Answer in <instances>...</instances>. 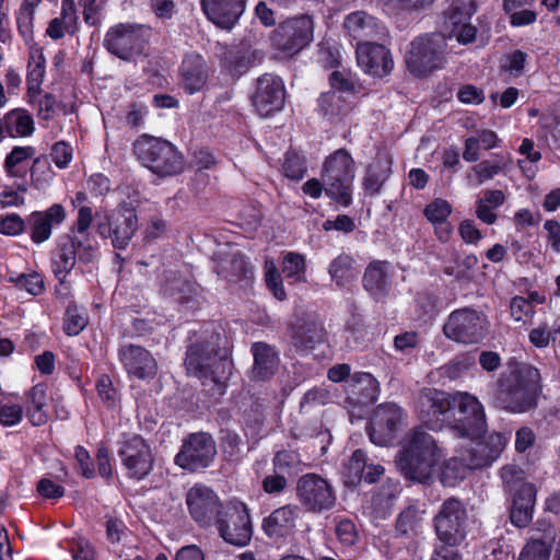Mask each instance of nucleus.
Segmentation results:
<instances>
[{"instance_id": "56", "label": "nucleus", "mask_w": 560, "mask_h": 560, "mask_svg": "<svg viewBox=\"0 0 560 560\" xmlns=\"http://www.w3.org/2000/svg\"><path fill=\"white\" fill-rule=\"evenodd\" d=\"M322 330L315 325L300 327L294 331L293 339L296 347L311 348L320 339Z\"/></svg>"}, {"instance_id": "46", "label": "nucleus", "mask_w": 560, "mask_h": 560, "mask_svg": "<svg viewBox=\"0 0 560 560\" xmlns=\"http://www.w3.org/2000/svg\"><path fill=\"white\" fill-rule=\"evenodd\" d=\"M366 465V455L363 451L357 450L353 452L349 462L345 465L342 476L345 482L354 486L363 478V471Z\"/></svg>"}, {"instance_id": "55", "label": "nucleus", "mask_w": 560, "mask_h": 560, "mask_svg": "<svg viewBox=\"0 0 560 560\" xmlns=\"http://www.w3.org/2000/svg\"><path fill=\"white\" fill-rule=\"evenodd\" d=\"M93 222V211L92 208L88 206H82L78 210V217L74 224V235L79 236L81 240L90 241L89 229Z\"/></svg>"}, {"instance_id": "63", "label": "nucleus", "mask_w": 560, "mask_h": 560, "mask_svg": "<svg viewBox=\"0 0 560 560\" xmlns=\"http://www.w3.org/2000/svg\"><path fill=\"white\" fill-rule=\"evenodd\" d=\"M80 5L86 24L94 26L101 22L102 7L100 0H80Z\"/></svg>"}, {"instance_id": "28", "label": "nucleus", "mask_w": 560, "mask_h": 560, "mask_svg": "<svg viewBox=\"0 0 560 560\" xmlns=\"http://www.w3.org/2000/svg\"><path fill=\"white\" fill-rule=\"evenodd\" d=\"M246 0H200L206 16L215 25L231 28L245 11Z\"/></svg>"}, {"instance_id": "60", "label": "nucleus", "mask_w": 560, "mask_h": 560, "mask_svg": "<svg viewBox=\"0 0 560 560\" xmlns=\"http://www.w3.org/2000/svg\"><path fill=\"white\" fill-rule=\"evenodd\" d=\"M50 155L57 167L66 168L72 161L73 150L68 143L59 141L54 144Z\"/></svg>"}, {"instance_id": "36", "label": "nucleus", "mask_w": 560, "mask_h": 560, "mask_svg": "<svg viewBox=\"0 0 560 560\" xmlns=\"http://www.w3.org/2000/svg\"><path fill=\"white\" fill-rule=\"evenodd\" d=\"M452 213L448 201L438 198L430 202L423 210L424 217L435 226V233L441 241H446L451 233L447 218Z\"/></svg>"}, {"instance_id": "3", "label": "nucleus", "mask_w": 560, "mask_h": 560, "mask_svg": "<svg viewBox=\"0 0 560 560\" xmlns=\"http://www.w3.org/2000/svg\"><path fill=\"white\" fill-rule=\"evenodd\" d=\"M447 44L439 33L424 34L411 40L405 52L408 71L416 78H427L444 68Z\"/></svg>"}, {"instance_id": "64", "label": "nucleus", "mask_w": 560, "mask_h": 560, "mask_svg": "<svg viewBox=\"0 0 560 560\" xmlns=\"http://www.w3.org/2000/svg\"><path fill=\"white\" fill-rule=\"evenodd\" d=\"M527 55L522 50L511 52L503 63L502 68L513 75H520L525 67Z\"/></svg>"}, {"instance_id": "35", "label": "nucleus", "mask_w": 560, "mask_h": 560, "mask_svg": "<svg viewBox=\"0 0 560 560\" xmlns=\"http://www.w3.org/2000/svg\"><path fill=\"white\" fill-rule=\"evenodd\" d=\"M363 287L374 298L381 299L385 296L389 288L388 262L373 261L363 275Z\"/></svg>"}, {"instance_id": "37", "label": "nucleus", "mask_w": 560, "mask_h": 560, "mask_svg": "<svg viewBox=\"0 0 560 560\" xmlns=\"http://www.w3.org/2000/svg\"><path fill=\"white\" fill-rule=\"evenodd\" d=\"M328 273L338 288H348L358 276L354 258L341 253L329 264Z\"/></svg>"}, {"instance_id": "58", "label": "nucleus", "mask_w": 560, "mask_h": 560, "mask_svg": "<svg viewBox=\"0 0 560 560\" xmlns=\"http://www.w3.org/2000/svg\"><path fill=\"white\" fill-rule=\"evenodd\" d=\"M526 556L527 560H549L550 548L542 540H530L526 544L520 553Z\"/></svg>"}, {"instance_id": "38", "label": "nucleus", "mask_w": 560, "mask_h": 560, "mask_svg": "<svg viewBox=\"0 0 560 560\" xmlns=\"http://www.w3.org/2000/svg\"><path fill=\"white\" fill-rule=\"evenodd\" d=\"M7 136L11 138L30 137L35 131L32 115L24 108H15L4 115Z\"/></svg>"}, {"instance_id": "42", "label": "nucleus", "mask_w": 560, "mask_h": 560, "mask_svg": "<svg viewBox=\"0 0 560 560\" xmlns=\"http://www.w3.org/2000/svg\"><path fill=\"white\" fill-rule=\"evenodd\" d=\"M249 272L250 269L248 262L238 252L233 253L229 258L223 259L218 269V273L230 281L237 280L242 277L246 278Z\"/></svg>"}, {"instance_id": "54", "label": "nucleus", "mask_w": 560, "mask_h": 560, "mask_svg": "<svg viewBox=\"0 0 560 560\" xmlns=\"http://www.w3.org/2000/svg\"><path fill=\"white\" fill-rule=\"evenodd\" d=\"M25 230L26 223L18 213H0L1 234L7 236H18Z\"/></svg>"}, {"instance_id": "13", "label": "nucleus", "mask_w": 560, "mask_h": 560, "mask_svg": "<svg viewBox=\"0 0 560 560\" xmlns=\"http://www.w3.org/2000/svg\"><path fill=\"white\" fill-rule=\"evenodd\" d=\"M117 454L129 478L141 480L152 470L154 456L145 440L133 434L119 442Z\"/></svg>"}, {"instance_id": "52", "label": "nucleus", "mask_w": 560, "mask_h": 560, "mask_svg": "<svg viewBox=\"0 0 560 560\" xmlns=\"http://www.w3.org/2000/svg\"><path fill=\"white\" fill-rule=\"evenodd\" d=\"M277 472L296 474L301 470L302 460L294 451L278 452L273 459Z\"/></svg>"}, {"instance_id": "61", "label": "nucleus", "mask_w": 560, "mask_h": 560, "mask_svg": "<svg viewBox=\"0 0 560 560\" xmlns=\"http://www.w3.org/2000/svg\"><path fill=\"white\" fill-rule=\"evenodd\" d=\"M305 166L301 158L296 154H288L283 163V172L288 178L300 180L304 177Z\"/></svg>"}, {"instance_id": "31", "label": "nucleus", "mask_w": 560, "mask_h": 560, "mask_svg": "<svg viewBox=\"0 0 560 560\" xmlns=\"http://www.w3.org/2000/svg\"><path fill=\"white\" fill-rule=\"evenodd\" d=\"M390 156L385 152L377 153L374 161L366 168V173L363 178L364 190L369 195L378 194L384 183L390 176Z\"/></svg>"}, {"instance_id": "21", "label": "nucleus", "mask_w": 560, "mask_h": 560, "mask_svg": "<svg viewBox=\"0 0 560 560\" xmlns=\"http://www.w3.org/2000/svg\"><path fill=\"white\" fill-rule=\"evenodd\" d=\"M284 95L282 80L278 75L266 73L257 80L253 105L260 116L267 117L282 108Z\"/></svg>"}, {"instance_id": "49", "label": "nucleus", "mask_w": 560, "mask_h": 560, "mask_svg": "<svg viewBox=\"0 0 560 560\" xmlns=\"http://www.w3.org/2000/svg\"><path fill=\"white\" fill-rule=\"evenodd\" d=\"M31 176L34 185L38 189L46 188L52 180L55 173L50 166L48 159L37 158L34 160Z\"/></svg>"}, {"instance_id": "29", "label": "nucleus", "mask_w": 560, "mask_h": 560, "mask_svg": "<svg viewBox=\"0 0 560 560\" xmlns=\"http://www.w3.org/2000/svg\"><path fill=\"white\" fill-rule=\"evenodd\" d=\"M508 439L504 434L493 432L487 435L482 442L476 443L474 447V457L470 460V466L479 468L492 464L503 452Z\"/></svg>"}, {"instance_id": "7", "label": "nucleus", "mask_w": 560, "mask_h": 560, "mask_svg": "<svg viewBox=\"0 0 560 560\" xmlns=\"http://www.w3.org/2000/svg\"><path fill=\"white\" fill-rule=\"evenodd\" d=\"M314 39V20L302 14L282 21L272 32V46L285 57H293Z\"/></svg>"}, {"instance_id": "59", "label": "nucleus", "mask_w": 560, "mask_h": 560, "mask_svg": "<svg viewBox=\"0 0 560 560\" xmlns=\"http://www.w3.org/2000/svg\"><path fill=\"white\" fill-rule=\"evenodd\" d=\"M511 316L514 320L521 322L533 317L535 310L530 301L523 296H515L511 301Z\"/></svg>"}, {"instance_id": "19", "label": "nucleus", "mask_w": 560, "mask_h": 560, "mask_svg": "<svg viewBox=\"0 0 560 560\" xmlns=\"http://www.w3.org/2000/svg\"><path fill=\"white\" fill-rule=\"evenodd\" d=\"M404 422L402 410L396 404L380 405L374 411L369 427L372 443L385 446L393 443Z\"/></svg>"}, {"instance_id": "44", "label": "nucleus", "mask_w": 560, "mask_h": 560, "mask_svg": "<svg viewBox=\"0 0 560 560\" xmlns=\"http://www.w3.org/2000/svg\"><path fill=\"white\" fill-rule=\"evenodd\" d=\"M38 7L25 0L22 1L19 10L16 11L15 20L18 31L26 43L33 40L34 34V15Z\"/></svg>"}, {"instance_id": "24", "label": "nucleus", "mask_w": 560, "mask_h": 560, "mask_svg": "<svg viewBox=\"0 0 560 560\" xmlns=\"http://www.w3.org/2000/svg\"><path fill=\"white\" fill-rule=\"evenodd\" d=\"M343 27L348 36L357 42V46L370 40L384 39L388 34L384 24L364 11L348 14L343 20Z\"/></svg>"}, {"instance_id": "10", "label": "nucleus", "mask_w": 560, "mask_h": 560, "mask_svg": "<svg viewBox=\"0 0 560 560\" xmlns=\"http://www.w3.org/2000/svg\"><path fill=\"white\" fill-rule=\"evenodd\" d=\"M457 408L459 418H454L452 429L459 436L478 439L486 431V413L479 399L467 393L453 394V409Z\"/></svg>"}, {"instance_id": "5", "label": "nucleus", "mask_w": 560, "mask_h": 560, "mask_svg": "<svg viewBox=\"0 0 560 560\" xmlns=\"http://www.w3.org/2000/svg\"><path fill=\"white\" fill-rule=\"evenodd\" d=\"M133 152L141 164L159 176H172L184 170V158L168 141L142 136L133 143Z\"/></svg>"}, {"instance_id": "14", "label": "nucleus", "mask_w": 560, "mask_h": 560, "mask_svg": "<svg viewBox=\"0 0 560 560\" xmlns=\"http://www.w3.org/2000/svg\"><path fill=\"white\" fill-rule=\"evenodd\" d=\"M221 537L229 544L245 546L252 537L247 508L242 502H228L214 523Z\"/></svg>"}, {"instance_id": "1", "label": "nucleus", "mask_w": 560, "mask_h": 560, "mask_svg": "<svg viewBox=\"0 0 560 560\" xmlns=\"http://www.w3.org/2000/svg\"><path fill=\"white\" fill-rule=\"evenodd\" d=\"M541 375L537 368L522 364L498 381L489 393L490 404L510 413H524L537 406L541 394Z\"/></svg>"}, {"instance_id": "2", "label": "nucleus", "mask_w": 560, "mask_h": 560, "mask_svg": "<svg viewBox=\"0 0 560 560\" xmlns=\"http://www.w3.org/2000/svg\"><path fill=\"white\" fill-rule=\"evenodd\" d=\"M444 453L422 427L410 431L402 440L396 465L411 480L429 482L442 469Z\"/></svg>"}, {"instance_id": "48", "label": "nucleus", "mask_w": 560, "mask_h": 560, "mask_svg": "<svg viewBox=\"0 0 560 560\" xmlns=\"http://www.w3.org/2000/svg\"><path fill=\"white\" fill-rule=\"evenodd\" d=\"M24 409L19 401L7 398L0 401V424L14 427L23 419Z\"/></svg>"}, {"instance_id": "39", "label": "nucleus", "mask_w": 560, "mask_h": 560, "mask_svg": "<svg viewBox=\"0 0 560 560\" xmlns=\"http://www.w3.org/2000/svg\"><path fill=\"white\" fill-rule=\"evenodd\" d=\"M252 350L254 355L253 372L255 376L258 378L270 376L278 365V357L273 349L264 342H257L253 345Z\"/></svg>"}, {"instance_id": "11", "label": "nucleus", "mask_w": 560, "mask_h": 560, "mask_svg": "<svg viewBox=\"0 0 560 560\" xmlns=\"http://www.w3.org/2000/svg\"><path fill=\"white\" fill-rule=\"evenodd\" d=\"M296 499L308 512L320 513L334 508L336 493L331 483L317 474H305L296 482Z\"/></svg>"}, {"instance_id": "16", "label": "nucleus", "mask_w": 560, "mask_h": 560, "mask_svg": "<svg viewBox=\"0 0 560 560\" xmlns=\"http://www.w3.org/2000/svg\"><path fill=\"white\" fill-rule=\"evenodd\" d=\"M418 410L420 419L433 430L442 429L446 424L453 425V395L438 389H425L418 398Z\"/></svg>"}, {"instance_id": "43", "label": "nucleus", "mask_w": 560, "mask_h": 560, "mask_svg": "<svg viewBox=\"0 0 560 560\" xmlns=\"http://www.w3.org/2000/svg\"><path fill=\"white\" fill-rule=\"evenodd\" d=\"M8 280L19 290H24L28 294L37 296L45 291L44 277L32 271L30 273L10 272Z\"/></svg>"}, {"instance_id": "30", "label": "nucleus", "mask_w": 560, "mask_h": 560, "mask_svg": "<svg viewBox=\"0 0 560 560\" xmlns=\"http://www.w3.org/2000/svg\"><path fill=\"white\" fill-rule=\"evenodd\" d=\"M46 73V58L43 48L37 44L30 46L27 73H26V88L30 97L37 96L42 91Z\"/></svg>"}, {"instance_id": "57", "label": "nucleus", "mask_w": 560, "mask_h": 560, "mask_svg": "<svg viewBox=\"0 0 560 560\" xmlns=\"http://www.w3.org/2000/svg\"><path fill=\"white\" fill-rule=\"evenodd\" d=\"M318 103L325 115H338L345 107L341 96L336 91L323 93Z\"/></svg>"}, {"instance_id": "23", "label": "nucleus", "mask_w": 560, "mask_h": 560, "mask_svg": "<svg viewBox=\"0 0 560 560\" xmlns=\"http://www.w3.org/2000/svg\"><path fill=\"white\" fill-rule=\"evenodd\" d=\"M119 359L130 377L138 380H151L156 375V360L150 351L141 346H121L119 349Z\"/></svg>"}, {"instance_id": "20", "label": "nucleus", "mask_w": 560, "mask_h": 560, "mask_svg": "<svg viewBox=\"0 0 560 560\" xmlns=\"http://www.w3.org/2000/svg\"><path fill=\"white\" fill-rule=\"evenodd\" d=\"M186 504L192 520L203 527L215 523L221 509L225 505L211 488L200 483L187 491Z\"/></svg>"}, {"instance_id": "27", "label": "nucleus", "mask_w": 560, "mask_h": 560, "mask_svg": "<svg viewBox=\"0 0 560 560\" xmlns=\"http://www.w3.org/2000/svg\"><path fill=\"white\" fill-rule=\"evenodd\" d=\"M66 217V210L59 203H54L45 211H34L27 219L31 240L35 244L46 242L51 236L52 228L60 225Z\"/></svg>"}, {"instance_id": "32", "label": "nucleus", "mask_w": 560, "mask_h": 560, "mask_svg": "<svg viewBox=\"0 0 560 560\" xmlns=\"http://www.w3.org/2000/svg\"><path fill=\"white\" fill-rule=\"evenodd\" d=\"M501 139L490 129H478L474 135L467 137L464 142L463 159L472 163L480 159L481 149L489 151L500 147Z\"/></svg>"}, {"instance_id": "45", "label": "nucleus", "mask_w": 560, "mask_h": 560, "mask_svg": "<svg viewBox=\"0 0 560 560\" xmlns=\"http://www.w3.org/2000/svg\"><path fill=\"white\" fill-rule=\"evenodd\" d=\"M518 152L520 154L526 156V160H518L517 166L526 177L533 178L537 173V168L532 165L528 166L527 164H535L539 162L541 160V153L535 149V143L529 138H524L522 140Z\"/></svg>"}, {"instance_id": "51", "label": "nucleus", "mask_w": 560, "mask_h": 560, "mask_svg": "<svg viewBox=\"0 0 560 560\" xmlns=\"http://www.w3.org/2000/svg\"><path fill=\"white\" fill-rule=\"evenodd\" d=\"M305 269V257L303 255L293 252H289L284 255L282 272L287 278H295L298 281H304Z\"/></svg>"}, {"instance_id": "8", "label": "nucleus", "mask_w": 560, "mask_h": 560, "mask_svg": "<svg viewBox=\"0 0 560 560\" xmlns=\"http://www.w3.org/2000/svg\"><path fill=\"white\" fill-rule=\"evenodd\" d=\"M149 28L141 24L118 23L107 31L104 38L105 48L125 61H132L145 47Z\"/></svg>"}, {"instance_id": "18", "label": "nucleus", "mask_w": 560, "mask_h": 560, "mask_svg": "<svg viewBox=\"0 0 560 560\" xmlns=\"http://www.w3.org/2000/svg\"><path fill=\"white\" fill-rule=\"evenodd\" d=\"M217 454L215 443L207 433L191 434L175 456V464L195 471L210 465Z\"/></svg>"}, {"instance_id": "12", "label": "nucleus", "mask_w": 560, "mask_h": 560, "mask_svg": "<svg viewBox=\"0 0 560 560\" xmlns=\"http://www.w3.org/2000/svg\"><path fill=\"white\" fill-rule=\"evenodd\" d=\"M137 229L136 210L128 205L105 213L104 220H100L96 225L97 233L102 237H110L113 246L120 249L129 244Z\"/></svg>"}, {"instance_id": "50", "label": "nucleus", "mask_w": 560, "mask_h": 560, "mask_svg": "<svg viewBox=\"0 0 560 560\" xmlns=\"http://www.w3.org/2000/svg\"><path fill=\"white\" fill-rule=\"evenodd\" d=\"M423 511L415 506L405 509L398 516L396 523V529L402 535L417 532L421 521Z\"/></svg>"}, {"instance_id": "9", "label": "nucleus", "mask_w": 560, "mask_h": 560, "mask_svg": "<svg viewBox=\"0 0 560 560\" xmlns=\"http://www.w3.org/2000/svg\"><path fill=\"white\" fill-rule=\"evenodd\" d=\"M487 316L472 308H460L452 312L444 324L443 330L448 339L470 345L477 343L488 332Z\"/></svg>"}, {"instance_id": "26", "label": "nucleus", "mask_w": 560, "mask_h": 560, "mask_svg": "<svg viewBox=\"0 0 560 560\" xmlns=\"http://www.w3.org/2000/svg\"><path fill=\"white\" fill-rule=\"evenodd\" d=\"M179 86L189 95L201 92L208 81V66L197 52L187 54L178 70Z\"/></svg>"}, {"instance_id": "47", "label": "nucleus", "mask_w": 560, "mask_h": 560, "mask_svg": "<svg viewBox=\"0 0 560 560\" xmlns=\"http://www.w3.org/2000/svg\"><path fill=\"white\" fill-rule=\"evenodd\" d=\"M88 325V316L83 308L77 305L67 307L63 318V329L68 336L79 335Z\"/></svg>"}, {"instance_id": "41", "label": "nucleus", "mask_w": 560, "mask_h": 560, "mask_svg": "<svg viewBox=\"0 0 560 560\" xmlns=\"http://www.w3.org/2000/svg\"><path fill=\"white\" fill-rule=\"evenodd\" d=\"M35 153L32 147H14L4 160V171L10 177L23 178L27 173L26 161Z\"/></svg>"}, {"instance_id": "17", "label": "nucleus", "mask_w": 560, "mask_h": 560, "mask_svg": "<svg viewBox=\"0 0 560 560\" xmlns=\"http://www.w3.org/2000/svg\"><path fill=\"white\" fill-rule=\"evenodd\" d=\"M97 257V249L92 242L81 240L79 236H71L69 242L61 245L52 259V271L62 282L74 268L77 259L80 262L89 264Z\"/></svg>"}, {"instance_id": "15", "label": "nucleus", "mask_w": 560, "mask_h": 560, "mask_svg": "<svg viewBox=\"0 0 560 560\" xmlns=\"http://www.w3.org/2000/svg\"><path fill=\"white\" fill-rule=\"evenodd\" d=\"M435 533L441 542L448 547L460 545L466 538V510L456 499H448L434 517Z\"/></svg>"}, {"instance_id": "25", "label": "nucleus", "mask_w": 560, "mask_h": 560, "mask_svg": "<svg viewBox=\"0 0 560 560\" xmlns=\"http://www.w3.org/2000/svg\"><path fill=\"white\" fill-rule=\"evenodd\" d=\"M355 52L359 67L370 75L383 78L394 68L390 51L384 45L361 43Z\"/></svg>"}, {"instance_id": "6", "label": "nucleus", "mask_w": 560, "mask_h": 560, "mask_svg": "<svg viewBox=\"0 0 560 560\" xmlns=\"http://www.w3.org/2000/svg\"><path fill=\"white\" fill-rule=\"evenodd\" d=\"M220 335L211 336V341L205 345L195 343L188 348L185 365L189 374L195 375L206 384L210 381L221 385L229 362L218 355Z\"/></svg>"}, {"instance_id": "34", "label": "nucleus", "mask_w": 560, "mask_h": 560, "mask_svg": "<svg viewBox=\"0 0 560 560\" xmlns=\"http://www.w3.org/2000/svg\"><path fill=\"white\" fill-rule=\"evenodd\" d=\"M511 165V159L497 155L495 160H483L474 165L467 173L466 180L469 186L478 187L491 180L497 175L505 173Z\"/></svg>"}, {"instance_id": "53", "label": "nucleus", "mask_w": 560, "mask_h": 560, "mask_svg": "<svg viewBox=\"0 0 560 560\" xmlns=\"http://www.w3.org/2000/svg\"><path fill=\"white\" fill-rule=\"evenodd\" d=\"M265 280L268 289L272 292L277 300L283 301L287 298L281 276L276 267L275 261L271 259H267L265 262Z\"/></svg>"}, {"instance_id": "4", "label": "nucleus", "mask_w": 560, "mask_h": 560, "mask_svg": "<svg viewBox=\"0 0 560 560\" xmlns=\"http://www.w3.org/2000/svg\"><path fill=\"white\" fill-rule=\"evenodd\" d=\"M355 170V162L347 150L339 149L328 155L322 170L326 195L345 207L349 206Z\"/></svg>"}, {"instance_id": "40", "label": "nucleus", "mask_w": 560, "mask_h": 560, "mask_svg": "<svg viewBox=\"0 0 560 560\" xmlns=\"http://www.w3.org/2000/svg\"><path fill=\"white\" fill-rule=\"evenodd\" d=\"M350 388L362 404H370L377 399L378 383L370 373H354L350 378Z\"/></svg>"}, {"instance_id": "33", "label": "nucleus", "mask_w": 560, "mask_h": 560, "mask_svg": "<svg viewBox=\"0 0 560 560\" xmlns=\"http://www.w3.org/2000/svg\"><path fill=\"white\" fill-rule=\"evenodd\" d=\"M300 509L298 505L288 504L275 510L264 520L262 526L269 536H283L295 527Z\"/></svg>"}, {"instance_id": "62", "label": "nucleus", "mask_w": 560, "mask_h": 560, "mask_svg": "<svg viewBox=\"0 0 560 560\" xmlns=\"http://www.w3.org/2000/svg\"><path fill=\"white\" fill-rule=\"evenodd\" d=\"M513 491V505H535L536 489L533 483L522 482Z\"/></svg>"}, {"instance_id": "22", "label": "nucleus", "mask_w": 560, "mask_h": 560, "mask_svg": "<svg viewBox=\"0 0 560 560\" xmlns=\"http://www.w3.org/2000/svg\"><path fill=\"white\" fill-rule=\"evenodd\" d=\"M475 12L476 5L472 0L454 2L448 9L444 22L445 27L450 31L448 36L455 37L463 45L474 42L477 30L469 23V20Z\"/></svg>"}]
</instances>
